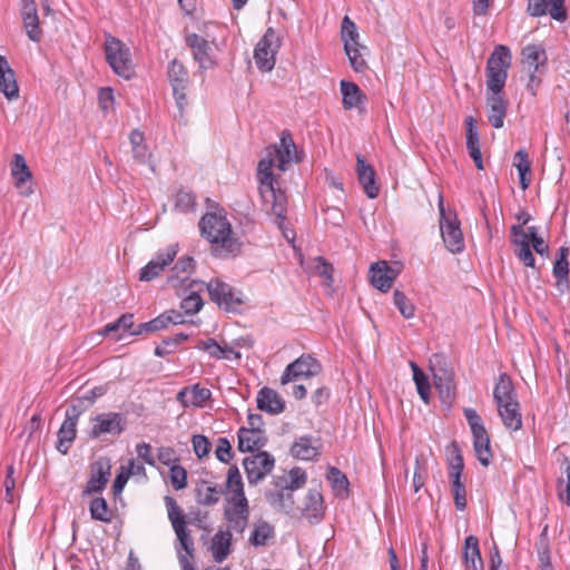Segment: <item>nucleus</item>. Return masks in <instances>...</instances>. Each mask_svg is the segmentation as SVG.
Here are the masks:
<instances>
[{
    "label": "nucleus",
    "mask_w": 570,
    "mask_h": 570,
    "mask_svg": "<svg viewBox=\"0 0 570 570\" xmlns=\"http://www.w3.org/2000/svg\"><path fill=\"white\" fill-rule=\"evenodd\" d=\"M423 455L416 456L415 459V469L413 474V489L414 492L420 491V489L424 485L425 482V469L423 466Z\"/></svg>",
    "instance_id": "obj_62"
},
{
    "label": "nucleus",
    "mask_w": 570,
    "mask_h": 570,
    "mask_svg": "<svg viewBox=\"0 0 570 570\" xmlns=\"http://www.w3.org/2000/svg\"><path fill=\"white\" fill-rule=\"evenodd\" d=\"M167 318L161 314L156 318L138 325V327L130 332V335H140L142 333H153L166 328Z\"/></svg>",
    "instance_id": "obj_53"
},
{
    "label": "nucleus",
    "mask_w": 570,
    "mask_h": 570,
    "mask_svg": "<svg viewBox=\"0 0 570 570\" xmlns=\"http://www.w3.org/2000/svg\"><path fill=\"white\" fill-rule=\"evenodd\" d=\"M528 12L532 17L549 13L553 20L559 22H563L568 18L564 0H528Z\"/></svg>",
    "instance_id": "obj_17"
},
{
    "label": "nucleus",
    "mask_w": 570,
    "mask_h": 570,
    "mask_svg": "<svg viewBox=\"0 0 570 570\" xmlns=\"http://www.w3.org/2000/svg\"><path fill=\"white\" fill-rule=\"evenodd\" d=\"M493 399L497 405L517 400L512 380L508 374L502 373L499 375L493 391Z\"/></svg>",
    "instance_id": "obj_36"
},
{
    "label": "nucleus",
    "mask_w": 570,
    "mask_h": 570,
    "mask_svg": "<svg viewBox=\"0 0 570 570\" xmlns=\"http://www.w3.org/2000/svg\"><path fill=\"white\" fill-rule=\"evenodd\" d=\"M202 236L210 243V252L217 258H234L242 253L243 243L234 235L232 225L222 213H207L200 222Z\"/></svg>",
    "instance_id": "obj_2"
},
{
    "label": "nucleus",
    "mask_w": 570,
    "mask_h": 570,
    "mask_svg": "<svg viewBox=\"0 0 570 570\" xmlns=\"http://www.w3.org/2000/svg\"><path fill=\"white\" fill-rule=\"evenodd\" d=\"M371 283L381 292H387L396 277L393 268L386 262H377L370 268Z\"/></svg>",
    "instance_id": "obj_27"
},
{
    "label": "nucleus",
    "mask_w": 570,
    "mask_h": 570,
    "mask_svg": "<svg viewBox=\"0 0 570 570\" xmlns=\"http://www.w3.org/2000/svg\"><path fill=\"white\" fill-rule=\"evenodd\" d=\"M219 490L216 484L210 482H203L197 488V502L202 505H213L219 500Z\"/></svg>",
    "instance_id": "obj_44"
},
{
    "label": "nucleus",
    "mask_w": 570,
    "mask_h": 570,
    "mask_svg": "<svg viewBox=\"0 0 570 570\" xmlns=\"http://www.w3.org/2000/svg\"><path fill=\"white\" fill-rule=\"evenodd\" d=\"M307 481L306 472L295 466L289 470L288 474L283 473L275 475L272 481V488H267L265 492H282L286 490H297L305 485Z\"/></svg>",
    "instance_id": "obj_18"
},
{
    "label": "nucleus",
    "mask_w": 570,
    "mask_h": 570,
    "mask_svg": "<svg viewBox=\"0 0 570 570\" xmlns=\"http://www.w3.org/2000/svg\"><path fill=\"white\" fill-rule=\"evenodd\" d=\"M257 407L276 415L285 410V402L275 390L263 387L257 394Z\"/></svg>",
    "instance_id": "obj_29"
},
{
    "label": "nucleus",
    "mask_w": 570,
    "mask_h": 570,
    "mask_svg": "<svg viewBox=\"0 0 570 570\" xmlns=\"http://www.w3.org/2000/svg\"><path fill=\"white\" fill-rule=\"evenodd\" d=\"M21 17L27 36L31 41L41 40L42 30L38 17L37 4L35 0H22Z\"/></svg>",
    "instance_id": "obj_21"
},
{
    "label": "nucleus",
    "mask_w": 570,
    "mask_h": 570,
    "mask_svg": "<svg viewBox=\"0 0 570 570\" xmlns=\"http://www.w3.org/2000/svg\"><path fill=\"white\" fill-rule=\"evenodd\" d=\"M514 166L518 169L520 177V186L524 190L530 185V178L528 175L531 171V163L525 149H520L514 155Z\"/></svg>",
    "instance_id": "obj_42"
},
{
    "label": "nucleus",
    "mask_w": 570,
    "mask_h": 570,
    "mask_svg": "<svg viewBox=\"0 0 570 570\" xmlns=\"http://www.w3.org/2000/svg\"><path fill=\"white\" fill-rule=\"evenodd\" d=\"M464 562L466 568H472L473 570H483L484 564L481 558V552L479 548V540L474 535H469L464 542Z\"/></svg>",
    "instance_id": "obj_37"
},
{
    "label": "nucleus",
    "mask_w": 570,
    "mask_h": 570,
    "mask_svg": "<svg viewBox=\"0 0 570 570\" xmlns=\"http://www.w3.org/2000/svg\"><path fill=\"white\" fill-rule=\"evenodd\" d=\"M279 48L281 39L276 31L273 28H267L254 50V59L261 71L273 70L276 62L275 56Z\"/></svg>",
    "instance_id": "obj_8"
},
{
    "label": "nucleus",
    "mask_w": 570,
    "mask_h": 570,
    "mask_svg": "<svg viewBox=\"0 0 570 570\" xmlns=\"http://www.w3.org/2000/svg\"><path fill=\"white\" fill-rule=\"evenodd\" d=\"M232 533L218 531L212 540L210 550L216 562H223L230 552Z\"/></svg>",
    "instance_id": "obj_38"
},
{
    "label": "nucleus",
    "mask_w": 570,
    "mask_h": 570,
    "mask_svg": "<svg viewBox=\"0 0 570 570\" xmlns=\"http://www.w3.org/2000/svg\"><path fill=\"white\" fill-rule=\"evenodd\" d=\"M111 464L108 459L100 458L91 464L90 478L82 491L83 495L101 492L110 476Z\"/></svg>",
    "instance_id": "obj_16"
},
{
    "label": "nucleus",
    "mask_w": 570,
    "mask_h": 570,
    "mask_svg": "<svg viewBox=\"0 0 570 570\" xmlns=\"http://www.w3.org/2000/svg\"><path fill=\"white\" fill-rule=\"evenodd\" d=\"M188 338V335L184 333H178L173 337L164 338L161 344L156 346L155 348V355L159 357H164L165 355H168L170 353H174L177 348V346L186 341Z\"/></svg>",
    "instance_id": "obj_47"
},
{
    "label": "nucleus",
    "mask_w": 570,
    "mask_h": 570,
    "mask_svg": "<svg viewBox=\"0 0 570 570\" xmlns=\"http://www.w3.org/2000/svg\"><path fill=\"white\" fill-rule=\"evenodd\" d=\"M487 87L491 94H501L508 76L502 72L485 71Z\"/></svg>",
    "instance_id": "obj_57"
},
{
    "label": "nucleus",
    "mask_w": 570,
    "mask_h": 570,
    "mask_svg": "<svg viewBox=\"0 0 570 570\" xmlns=\"http://www.w3.org/2000/svg\"><path fill=\"white\" fill-rule=\"evenodd\" d=\"M356 175L366 196L371 199L376 198L380 194V187L376 184V174L374 168L365 161L362 155L356 156Z\"/></svg>",
    "instance_id": "obj_19"
},
{
    "label": "nucleus",
    "mask_w": 570,
    "mask_h": 570,
    "mask_svg": "<svg viewBox=\"0 0 570 570\" xmlns=\"http://www.w3.org/2000/svg\"><path fill=\"white\" fill-rule=\"evenodd\" d=\"M568 256H569V248L566 246H561L559 248V256L556 259L554 265H553V275L557 279L556 285L560 289V292H563L564 289L569 288Z\"/></svg>",
    "instance_id": "obj_34"
},
{
    "label": "nucleus",
    "mask_w": 570,
    "mask_h": 570,
    "mask_svg": "<svg viewBox=\"0 0 570 570\" xmlns=\"http://www.w3.org/2000/svg\"><path fill=\"white\" fill-rule=\"evenodd\" d=\"M212 396L209 389L202 387L199 384L193 386H186L177 393V401L181 403L184 407L194 406L203 407L207 400Z\"/></svg>",
    "instance_id": "obj_25"
},
{
    "label": "nucleus",
    "mask_w": 570,
    "mask_h": 570,
    "mask_svg": "<svg viewBox=\"0 0 570 570\" xmlns=\"http://www.w3.org/2000/svg\"><path fill=\"white\" fill-rule=\"evenodd\" d=\"M325 509L323 495L317 489H309L298 505L301 515L311 524H317L324 519Z\"/></svg>",
    "instance_id": "obj_15"
},
{
    "label": "nucleus",
    "mask_w": 570,
    "mask_h": 570,
    "mask_svg": "<svg viewBox=\"0 0 570 570\" xmlns=\"http://www.w3.org/2000/svg\"><path fill=\"white\" fill-rule=\"evenodd\" d=\"M193 449L198 459H203L207 456L212 449V443L209 440L202 434H196L191 439Z\"/></svg>",
    "instance_id": "obj_59"
},
{
    "label": "nucleus",
    "mask_w": 570,
    "mask_h": 570,
    "mask_svg": "<svg viewBox=\"0 0 570 570\" xmlns=\"http://www.w3.org/2000/svg\"><path fill=\"white\" fill-rule=\"evenodd\" d=\"M223 345L217 343L214 338L202 340L197 343L196 348L207 352L212 357L216 360L229 358L225 355V351L222 348Z\"/></svg>",
    "instance_id": "obj_51"
},
{
    "label": "nucleus",
    "mask_w": 570,
    "mask_h": 570,
    "mask_svg": "<svg viewBox=\"0 0 570 570\" xmlns=\"http://www.w3.org/2000/svg\"><path fill=\"white\" fill-rule=\"evenodd\" d=\"M487 106L489 122L497 129L502 128L507 116V101L501 94H491L487 98Z\"/></svg>",
    "instance_id": "obj_30"
},
{
    "label": "nucleus",
    "mask_w": 570,
    "mask_h": 570,
    "mask_svg": "<svg viewBox=\"0 0 570 570\" xmlns=\"http://www.w3.org/2000/svg\"><path fill=\"white\" fill-rule=\"evenodd\" d=\"M195 269V259L191 256L180 257L173 267L176 274H190Z\"/></svg>",
    "instance_id": "obj_64"
},
{
    "label": "nucleus",
    "mask_w": 570,
    "mask_h": 570,
    "mask_svg": "<svg viewBox=\"0 0 570 570\" xmlns=\"http://www.w3.org/2000/svg\"><path fill=\"white\" fill-rule=\"evenodd\" d=\"M186 45L191 49L194 59L202 69H209L215 66L212 58L209 42L197 33L186 36Z\"/></svg>",
    "instance_id": "obj_20"
},
{
    "label": "nucleus",
    "mask_w": 570,
    "mask_h": 570,
    "mask_svg": "<svg viewBox=\"0 0 570 570\" xmlns=\"http://www.w3.org/2000/svg\"><path fill=\"white\" fill-rule=\"evenodd\" d=\"M227 488L235 493L237 497H242V500L239 503H247L245 497H244V484L242 480V475L239 472V469L236 465H232L228 469L227 472V480H226Z\"/></svg>",
    "instance_id": "obj_45"
},
{
    "label": "nucleus",
    "mask_w": 570,
    "mask_h": 570,
    "mask_svg": "<svg viewBox=\"0 0 570 570\" xmlns=\"http://www.w3.org/2000/svg\"><path fill=\"white\" fill-rule=\"evenodd\" d=\"M564 468V476L558 479V497L561 502L570 505V461L564 458L562 461Z\"/></svg>",
    "instance_id": "obj_46"
},
{
    "label": "nucleus",
    "mask_w": 570,
    "mask_h": 570,
    "mask_svg": "<svg viewBox=\"0 0 570 570\" xmlns=\"http://www.w3.org/2000/svg\"><path fill=\"white\" fill-rule=\"evenodd\" d=\"M273 534V528L267 522H263L255 528L249 542L255 547L264 546Z\"/></svg>",
    "instance_id": "obj_52"
},
{
    "label": "nucleus",
    "mask_w": 570,
    "mask_h": 570,
    "mask_svg": "<svg viewBox=\"0 0 570 570\" xmlns=\"http://www.w3.org/2000/svg\"><path fill=\"white\" fill-rule=\"evenodd\" d=\"M210 299L226 312H239L245 304V296L242 291L223 282L219 278H213L206 284Z\"/></svg>",
    "instance_id": "obj_6"
},
{
    "label": "nucleus",
    "mask_w": 570,
    "mask_h": 570,
    "mask_svg": "<svg viewBox=\"0 0 570 570\" xmlns=\"http://www.w3.org/2000/svg\"><path fill=\"white\" fill-rule=\"evenodd\" d=\"M514 254L524 266L532 268L535 267V258L530 244H522V246L515 247Z\"/></svg>",
    "instance_id": "obj_61"
},
{
    "label": "nucleus",
    "mask_w": 570,
    "mask_h": 570,
    "mask_svg": "<svg viewBox=\"0 0 570 570\" xmlns=\"http://www.w3.org/2000/svg\"><path fill=\"white\" fill-rule=\"evenodd\" d=\"M204 305L203 298L195 291H191L186 297L183 298L180 303L181 309L187 315H193L198 313Z\"/></svg>",
    "instance_id": "obj_50"
},
{
    "label": "nucleus",
    "mask_w": 570,
    "mask_h": 570,
    "mask_svg": "<svg viewBox=\"0 0 570 570\" xmlns=\"http://www.w3.org/2000/svg\"><path fill=\"white\" fill-rule=\"evenodd\" d=\"M473 448L476 459L483 466L492 462V451L488 432L473 435Z\"/></svg>",
    "instance_id": "obj_40"
},
{
    "label": "nucleus",
    "mask_w": 570,
    "mask_h": 570,
    "mask_svg": "<svg viewBox=\"0 0 570 570\" xmlns=\"http://www.w3.org/2000/svg\"><path fill=\"white\" fill-rule=\"evenodd\" d=\"M522 65L527 70H533V72H543L547 65V53L541 45H528L522 51Z\"/></svg>",
    "instance_id": "obj_26"
},
{
    "label": "nucleus",
    "mask_w": 570,
    "mask_h": 570,
    "mask_svg": "<svg viewBox=\"0 0 570 570\" xmlns=\"http://www.w3.org/2000/svg\"><path fill=\"white\" fill-rule=\"evenodd\" d=\"M393 303L403 317L412 318L414 316L415 307L403 292L394 291Z\"/></svg>",
    "instance_id": "obj_48"
},
{
    "label": "nucleus",
    "mask_w": 570,
    "mask_h": 570,
    "mask_svg": "<svg viewBox=\"0 0 570 570\" xmlns=\"http://www.w3.org/2000/svg\"><path fill=\"white\" fill-rule=\"evenodd\" d=\"M463 413L471 429L472 435L487 432L481 416L474 409L465 407Z\"/></svg>",
    "instance_id": "obj_56"
},
{
    "label": "nucleus",
    "mask_w": 570,
    "mask_h": 570,
    "mask_svg": "<svg viewBox=\"0 0 570 570\" xmlns=\"http://www.w3.org/2000/svg\"><path fill=\"white\" fill-rule=\"evenodd\" d=\"M78 405H71L66 411V419L58 431V441L56 449L61 454H67L77 434V423L81 414Z\"/></svg>",
    "instance_id": "obj_14"
},
{
    "label": "nucleus",
    "mask_w": 570,
    "mask_h": 570,
    "mask_svg": "<svg viewBox=\"0 0 570 570\" xmlns=\"http://www.w3.org/2000/svg\"><path fill=\"white\" fill-rule=\"evenodd\" d=\"M0 91L9 100H14L19 97V88L16 81L14 72H11V76L3 75V77H0Z\"/></svg>",
    "instance_id": "obj_49"
},
{
    "label": "nucleus",
    "mask_w": 570,
    "mask_h": 570,
    "mask_svg": "<svg viewBox=\"0 0 570 570\" xmlns=\"http://www.w3.org/2000/svg\"><path fill=\"white\" fill-rule=\"evenodd\" d=\"M215 455L222 463L228 464L234 456L232 444L227 438L217 439Z\"/></svg>",
    "instance_id": "obj_54"
},
{
    "label": "nucleus",
    "mask_w": 570,
    "mask_h": 570,
    "mask_svg": "<svg viewBox=\"0 0 570 570\" xmlns=\"http://www.w3.org/2000/svg\"><path fill=\"white\" fill-rule=\"evenodd\" d=\"M237 449L239 452H258L264 448L268 438L266 431H253L242 426L237 432Z\"/></svg>",
    "instance_id": "obj_22"
},
{
    "label": "nucleus",
    "mask_w": 570,
    "mask_h": 570,
    "mask_svg": "<svg viewBox=\"0 0 570 570\" xmlns=\"http://www.w3.org/2000/svg\"><path fill=\"white\" fill-rule=\"evenodd\" d=\"M439 209L440 229L446 248L453 254L461 253L465 245L456 215L445 212L442 199H440Z\"/></svg>",
    "instance_id": "obj_7"
},
{
    "label": "nucleus",
    "mask_w": 570,
    "mask_h": 570,
    "mask_svg": "<svg viewBox=\"0 0 570 570\" xmlns=\"http://www.w3.org/2000/svg\"><path fill=\"white\" fill-rule=\"evenodd\" d=\"M341 38L351 67L356 72H363L366 69L364 56L367 53V48L360 43L356 24L347 16L342 20Z\"/></svg>",
    "instance_id": "obj_4"
},
{
    "label": "nucleus",
    "mask_w": 570,
    "mask_h": 570,
    "mask_svg": "<svg viewBox=\"0 0 570 570\" xmlns=\"http://www.w3.org/2000/svg\"><path fill=\"white\" fill-rule=\"evenodd\" d=\"M295 490H286L282 492H265V498L267 502L285 513H289L294 509V497L293 492Z\"/></svg>",
    "instance_id": "obj_39"
},
{
    "label": "nucleus",
    "mask_w": 570,
    "mask_h": 570,
    "mask_svg": "<svg viewBox=\"0 0 570 570\" xmlns=\"http://www.w3.org/2000/svg\"><path fill=\"white\" fill-rule=\"evenodd\" d=\"M195 207V197L191 193L179 190L175 196V208L180 212H189Z\"/></svg>",
    "instance_id": "obj_58"
},
{
    "label": "nucleus",
    "mask_w": 570,
    "mask_h": 570,
    "mask_svg": "<svg viewBox=\"0 0 570 570\" xmlns=\"http://www.w3.org/2000/svg\"><path fill=\"white\" fill-rule=\"evenodd\" d=\"M341 94L343 97V107L347 110L353 108H360L365 101L366 97L355 82L342 80L341 81Z\"/></svg>",
    "instance_id": "obj_35"
},
{
    "label": "nucleus",
    "mask_w": 570,
    "mask_h": 570,
    "mask_svg": "<svg viewBox=\"0 0 570 570\" xmlns=\"http://www.w3.org/2000/svg\"><path fill=\"white\" fill-rule=\"evenodd\" d=\"M127 426V420L121 413L107 412L91 419L90 439H99L105 434L119 435Z\"/></svg>",
    "instance_id": "obj_9"
},
{
    "label": "nucleus",
    "mask_w": 570,
    "mask_h": 570,
    "mask_svg": "<svg viewBox=\"0 0 570 570\" xmlns=\"http://www.w3.org/2000/svg\"><path fill=\"white\" fill-rule=\"evenodd\" d=\"M511 51L507 46L499 45L488 58L485 71L502 72L508 76L511 66Z\"/></svg>",
    "instance_id": "obj_33"
},
{
    "label": "nucleus",
    "mask_w": 570,
    "mask_h": 570,
    "mask_svg": "<svg viewBox=\"0 0 570 570\" xmlns=\"http://www.w3.org/2000/svg\"><path fill=\"white\" fill-rule=\"evenodd\" d=\"M535 549L541 570H553L550 559V543L548 537V525L546 524L535 543Z\"/></svg>",
    "instance_id": "obj_41"
},
{
    "label": "nucleus",
    "mask_w": 570,
    "mask_h": 570,
    "mask_svg": "<svg viewBox=\"0 0 570 570\" xmlns=\"http://www.w3.org/2000/svg\"><path fill=\"white\" fill-rule=\"evenodd\" d=\"M177 253V244H171L165 249L159 250L156 256L140 269L139 279L141 282H150L158 277L165 268L174 262Z\"/></svg>",
    "instance_id": "obj_13"
},
{
    "label": "nucleus",
    "mask_w": 570,
    "mask_h": 570,
    "mask_svg": "<svg viewBox=\"0 0 570 570\" xmlns=\"http://www.w3.org/2000/svg\"><path fill=\"white\" fill-rule=\"evenodd\" d=\"M11 176L14 181V187L20 189L23 196H30L33 193L31 186L24 187V184L32 178V174L26 163V159L20 154H14L11 164Z\"/></svg>",
    "instance_id": "obj_23"
},
{
    "label": "nucleus",
    "mask_w": 570,
    "mask_h": 570,
    "mask_svg": "<svg viewBox=\"0 0 570 570\" xmlns=\"http://www.w3.org/2000/svg\"><path fill=\"white\" fill-rule=\"evenodd\" d=\"M321 364L311 355L303 354L289 363L281 376V384L285 385L302 379H309L321 372Z\"/></svg>",
    "instance_id": "obj_11"
},
{
    "label": "nucleus",
    "mask_w": 570,
    "mask_h": 570,
    "mask_svg": "<svg viewBox=\"0 0 570 570\" xmlns=\"http://www.w3.org/2000/svg\"><path fill=\"white\" fill-rule=\"evenodd\" d=\"M433 377L440 396L445 402H451L455 396L454 373L445 366L433 368Z\"/></svg>",
    "instance_id": "obj_24"
},
{
    "label": "nucleus",
    "mask_w": 570,
    "mask_h": 570,
    "mask_svg": "<svg viewBox=\"0 0 570 570\" xmlns=\"http://www.w3.org/2000/svg\"><path fill=\"white\" fill-rule=\"evenodd\" d=\"M327 479L334 491L341 492L346 491L348 487V480L346 475L335 466L330 468Z\"/></svg>",
    "instance_id": "obj_55"
},
{
    "label": "nucleus",
    "mask_w": 570,
    "mask_h": 570,
    "mask_svg": "<svg viewBox=\"0 0 570 570\" xmlns=\"http://www.w3.org/2000/svg\"><path fill=\"white\" fill-rule=\"evenodd\" d=\"M291 454L298 460H315L320 456L318 440H313L311 436H302L297 439L291 446Z\"/></svg>",
    "instance_id": "obj_31"
},
{
    "label": "nucleus",
    "mask_w": 570,
    "mask_h": 570,
    "mask_svg": "<svg viewBox=\"0 0 570 570\" xmlns=\"http://www.w3.org/2000/svg\"><path fill=\"white\" fill-rule=\"evenodd\" d=\"M168 78L181 117L184 108L187 105L186 90L188 86V72L184 65L177 59L171 60L168 66Z\"/></svg>",
    "instance_id": "obj_12"
},
{
    "label": "nucleus",
    "mask_w": 570,
    "mask_h": 570,
    "mask_svg": "<svg viewBox=\"0 0 570 570\" xmlns=\"http://www.w3.org/2000/svg\"><path fill=\"white\" fill-rule=\"evenodd\" d=\"M106 60L118 76L130 79L134 76V63L130 49L119 39L108 35L105 42Z\"/></svg>",
    "instance_id": "obj_5"
},
{
    "label": "nucleus",
    "mask_w": 570,
    "mask_h": 570,
    "mask_svg": "<svg viewBox=\"0 0 570 570\" xmlns=\"http://www.w3.org/2000/svg\"><path fill=\"white\" fill-rule=\"evenodd\" d=\"M243 465L248 483L256 485L272 472L275 466V459L266 451H258L256 454L246 456L243 460Z\"/></svg>",
    "instance_id": "obj_10"
},
{
    "label": "nucleus",
    "mask_w": 570,
    "mask_h": 570,
    "mask_svg": "<svg viewBox=\"0 0 570 570\" xmlns=\"http://www.w3.org/2000/svg\"><path fill=\"white\" fill-rule=\"evenodd\" d=\"M89 511L92 520L109 523L112 519V512L107 501L101 497L91 500Z\"/></svg>",
    "instance_id": "obj_43"
},
{
    "label": "nucleus",
    "mask_w": 570,
    "mask_h": 570,
    "mask_svg": "<svg viewBox=\"0 0 570 570\" xmlns=\"http://www.w3.org/2000/svg\"><path fill=\"white\" fill-rule=\"evenodd\" d=\"M466 127V148L470 157L473 159L479 170L483 169L482 154L480 149V137L475 119L472 116L465 118Z\"/></svg>",
    "instance_id": "obj_28"
},
{
    "label": "nucleus",
    "mask_w": 570,
    "mask_h": 570,
    "mask_svg": "<svg viewBox=\"0 0 570 570\" xmlns=\"http://www.w3.org/2000/svg\"><path fill=\"white\" fill-rule=\"evenodd\" d=\"M454 504L459 511H463L466 508V490L463 483L451 485Z\"/></svg>",
    "instance_id": "obj_63"
},
{
    "label": "nucleus",
    "mask_w": 570,
    "mask_h": 570,
    "mask_svg": "<svg viewBox=\"0 0 570 570\" xmlns=\"http://www.w3.org/2000/svg\"><path fill=\"white\" fill-rule=\"evenodd\" d=\"M165 503L168 512V519L179 541V548L185 551L181 553L177 548L178 561L181 570H195L189 559L194 558V541L187 529L184 512L178 507L176 500L169 495L165 497Z\"/></svg>",
    "instance_id": "obj_3"
},
{
    "label": "nucleus",
    "mask_w": 570,
    "mask_h": 570,
    "mask_svg": "<svg viewBox=\"0 0 570 570\" xmlns=\"http://www.w3.org/2000/svg\"><path fill=\"white\" fill-rule=\"evenodd\" d=\"M170 482L176 490L187 487V472L181 465H174L169 470Z\"/></svg>",
    "instance_id": "obj_60"
},
{
    "label": "nucleus",
    "mask_w": 570,
    "mask_h": 570,
    "mask_svg": "<svg viewBox=\"0 0 570 570\" xmlns=\"http://www.w3.org/2000/svg\"><path fill=\"white\" fill-rule=\"evenodd\" d=\"M296 146L289 132L283 131L279 145L271 146L266 149V155L257 166V178L259 183V194L263 203L276 216L279 228L286 218L287 197L284 191L275 188V176L273 168L281 171L287 170L288 164L296 157Z\"/></svg>",
    "instance_id": "obj_1"
},
{
    "label": "nucleus",
    "mask_w": 570,
    "mask_h": 570,
    "mask_svg": "<svg viewBox=\"0 0 570 570\" xmlns=\"http://www.w3.org/2000/svg\"><path fill=\"white\" fill-rule=\"evenodd\" d=\"M499 415L504 426L512 431H518L522 426V416L518 400L497 405Z\"/></svg>",
    "instance_id": "obj_32"
}]
</instances>
